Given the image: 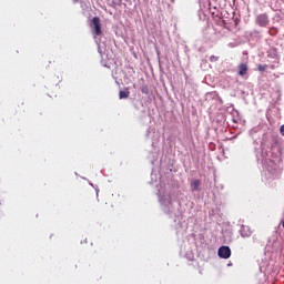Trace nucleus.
I'll list each match as a JSON object with an SVG mask.
<instances>
[{
	"mask_svg": "<svg viewBox=\"0 0 284 284\" xmlns=\"http://www.w3.org/2000/svg\"><path fill=\"white\" fill-rule=\"evenodd\" d=\"M280 132H281L282 136H284V124L280 128Z\"/></svg>",
	"mask_w": 284,
	"mask_h": 284,
	"instance_id": "9d476101",
	"label": "nucleus"
},
{
	"mask_svg": "<svg viewBox=\"0 0 284 284\" xmlns=\"http://www.w3.org/2000/svg\"><path fill=\"white\" fill-rule=\"evenodd\" d=\"M258 72H265L267 70V64H260L257 65Z\"/></svg>",
	"mask_w": 284,
	"mask_h": 284,
	"instance_id": "6e6552de",
	"label": "nucleus"
},
{
	"mask_svg": "<svg viewBox=\"0 0 284 284\" xmlns=\"http://www.w3.org/2000/svg\"><path fill=\"white\" fill-rule=\"evenodd\" d=\"M201 186V180H194L192 183H191V187H192V191L193 192H196L199 191V187Z\"/></svg>",
	"mask_w": 284,
	"mask_h": 284,
	"instance_id": "423d86ee",
	"label": "nucleus"
},
{
	"mask_svg": "<svg viewBox=\"0 0 284 284\" xmlns=\"http://www.w3.org/2000/svg\"><path fill=\"white\" fill-rule=\"evenodd\" d=\"M241 236L243 239H247V237L252 236V231L250 230V226H242Z\"/></svg>",
	"mask_w": 284,
	"mask_h": 284,
	"instance_id": "39448f33",
	"label": "nucleus"
},
{
	"mask_svg": "<svg viewBox=\"0 0 284 284\" xmlns=\"http://www.w3.org/2000/svg\"><path fill=\"white\" fill-rule=\"evenodd\" d=\"M247 70H250V68L247 67V64L245 63H241L239 67H237V74L240 77H245V74H247Z\"/></svg>",
	"mask_w": 284,
	"mask_h": 284,
	"instance_id": "20e7f679",
	"label": "nucleus"
},
{
	"mask_svg": "<svg viewBox=\"0 0 284 284\" xmlns=\"http://www.w3.org/2000/svg\"><path fill=\"white\" fill-rule=\"evenodd\" d=\"M129 97H130V91L128 89L125 91L119 92V99H129Z\"/></svg>",
	"mask_w": 284,
	"mask_h": 284,
	"instance_id": "0eeeda50",
	"label": "nucleus"
},
{
	"mask_svg": "<svg viewBox=\"0 0 284 284\" xmlns=\"http://www.w3.org/2000/svg\"><path fill=\"white\" fill-rule=\"evenodd\" d=\"M92 26H93V33L95 37H101L103 34V31L101 30V18L94 17L92 19Z\"/></svg>",
	"mask_w": 284,
	"mask_h": 284,
	"instance_id": "f257e3e1",
	"label": "nucleus"
},
{
	"mask_svg": "<svg viewBox=\"0 0 284 284\" xmlns=\"http://www.w3.org/2000/svg\"><path fill=\"white\" fill-rule=\"evenodd\" d=\"M256 23H258L262 28H265L270 23V18H267V14L262 13L257 16Z\"/></svg>",
	"mask_w": 284,
	"mask_h": 284,
	"instance_id": "7ed1b4c3",
	"label": "nucleus"
},
{
	"mask_svg": "<svg viewBox=\"0 0 284 284\" xmlns=\"http://www.w3.org/2000/svg\"><path fill=\"white\" fill-rule=\"evenodd\" d=\"M210 61H211V63H216V61H219V57H216V55H211V57H210Z\"/></svg>",
	"mask_w": 284,
	"mask_h": 284,
	"instance_id": "1a4fd4ad",
	"label": "nucleus"
},
{
	"mask_svg": "<svg viewBox=\"0 0 284 284\" xmlns=\"http://www.w3.org/2000/svg\"><path fill=\"white\" fill-rule=\"evenodd\" d=\"M220 258H230L232 256V250L230 246H221L217 251Z\"/></svg>",
	"mask_w": 284,
	"mask_h": 284,
	"instance_id": "f03ea898",
	"label": "nucleus"
}]
</instances>
